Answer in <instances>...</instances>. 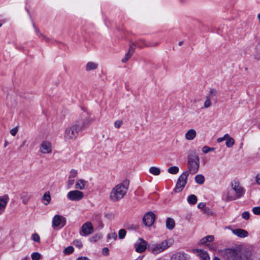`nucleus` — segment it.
I'll use <instances>...</instances> for the list:
<instances>
[{"instance_id": "obj_34", "label": "nucleus", "mask_w": 260, "mask_h": 260, "mask_svg": "<svg viewBox=\"0 0 260 260\" xmlns=\"http://www.w3.org/2000/svg\"><path fill=\"white\" fill-rule=\"evenodd\" d=\"M255 58L258 60L260 59V44L258 43V45L255 47V52L254 53Z\"/></svg>"}, {"instance_id": "obj_11", "label": "nucleus", "mask_w": 260, "mask_h": 260, "mask_svg": "<svg viewBox=\"0 0 260 260\" xmlns=\"http://www.w3.org/2000/svg\"><path fill=\"white\" fill-rule=\"evenodd\" d=\"M155 215L152 212L146 213L143 218V223L148 226H151L155 220Z\"/></svg>"}, {"instance_id": "obj_57", "label": "nucleus", "mask_w": 260, "mask_h": 260, "mask_svg": "<svg viewBox=\"0 0 260 260\" xmlns=\"http://www.w3.org/2000/svg\"><path fill=\"white\" fill-rule=\"evenodd\" d=\"M224 140V139L223 137H220V138H218L217 139V142L218 143H220V142H222Z\"/></svg>"}, {"instance_id": "obj_30", "label": "nucleus", "mask_w": 260, "mask_h": 260, "mask_svg": "<svg viewBox=\"0 0 260 260\" xmlns=\"http://www.w3.org/2000/svg\"><path fill=\"white\" fill-rule=\"evenodd\" d=\"M187 202L190 205H194L197 202V197L194 194L189 195L187 197Z\"/></svg>"}, {"instance_id": "obj_58", "label": "nucleus", "mask_w": 260, "mask_h": 260, "mask_svg": "<svg viewBox=\"0 0 260 260\" xmlns=\"http://www.w3.org/2000/svg\"><path fill=\"white\" fill-rule=\"evenodd\" d=\"M223 137L224 138V139L226 140H227V139H229V138H231L229 136V134H225Z\"/></svg>"}, {"instance_id": "obj_36", "label": "nucleus", "mask_w": 260, "mask_h": 260, "mask_svg": "<svg viewBox=\"0 0 260 260\" xmlns=\"http://www.w3.org/2000/svg\"><path fill=\"white\" fill-rule=\"evenodd\" d=\"M126 232L124 229H120L118 232V237L120 239H123L126 235Z\"/></svg>"}, {"instance_id": "obj_17", "label": "nucleus", "mask_w": 260, "mask_h": 260, "mask_svg": "<svg viewBox=\"0 0 260 260\" xmlns=\"http://www.w3.org/2000/svg\"><path fill=\"white\" fill-rule=\"evenodd\" d=\"M194 253L202 260H209L210 257L207 251L202 249L194 250Z\"/></svg>"}, {"instance_id": "obj_18", "label": "nucleus", "mask_w": 260, "mask_h": 260, "mask_svg": "<svg viewBox=\"0 0 260 260\" xmlns=\"http://www.w3.org/2000/svg\"><path fill=\"white\" fill-rule=\"evenodd\" d=\"M171 260H188L187 255L184 253L177 252L174 254L171 258Z\"/></svg>"}, {"instance_id": "obj_53", "label": "nucleus", "mask_w": 260, "mask_h": 260, "mask_svg": "<svg viewBox=\"0 0 260 260\" xmlns=\"http://www.w3.org/2000/svg\"><path fill=\"white\" fill-rule=\"evenodd\" d=\"M198 207L199 209H203L205 207V204L203 203H200L198 205Z\"/></svg>"}, {"instance_id": "obj_26", "label": "nucleus", "mask_w": 260, "mask_h": 260, "mask_svg": "<svg viewBox=\"0 0 260 260\" xmlns=\"http://www.w3.org/2000/svg\"><path fill=\"white\" fill-rule=\"evenodd\" d=\"M236 199H237V198L235 194H232L230 191H227L224 199L225 201H231Z\"/></svg>"}, {"instance_id": "obj_59", "label": "nucleus", "mask_w": 260, "mask_h": 260, "mask_svg": "<svg viewBox=\"0 0 260 260\" xmlns=\"http://www.w3.org/2000/svg\"><path fill=\"white\" fill-rule=\"evenodd\" d=\"M26 140H24L22 143V144L20 145V148H22L24 146V145H25V144L26 143Z\"/></svg>"}, {"instance_id": "obj_20", "label": "nucleus", "mask_w": 260, "mask_h": 260, "mask_svg": "<svg viewBox=\"0 0 260 260\" xmlns=\"http://www.w3.org/2000/svg\"><path fill=\"white\" fill-rule=\"evenodd\" d=\"M134 50L135 48L133 46H131L129 47L128 52L125 54L124 57L121 60L122 62H126L131 57L134 52Z\"/></svg>"}, {"instance_id": "obj_23", "label": "nucleus", "mask_w": 260, "mask_h": 260, "mask_svg": "<svg viewBox=\"0 0 260 260\" xmlns=\"http://www.w3.org/2000/svg\"><path fill=\"white\" fill-rule=\"evenodd\" d=\"M98 67V63L94 62L89 61V62H88L86 64V70L87 71H89L91 70H95L97 69Z\"/></svg>"}, {"instance_id": "obj_5", "label": "nucleus", "mask_w": 260, "mask_h": 260, "mask_svg": "<svg viewBox=\"0 0 260 260\" xmlns=\"http://www.w3.org/2000/svg\"><path fill=\"white\" fill-rule=\"evenodd\" d=\"M248 250L239 252L234 249H228L225 251V254L229 260H243L244 259V255L247 253Z\"/></svg>"}, {"instance_id": "obj_6", "label": "nucleus", "mask_w": 260, "mask_h": 260, "mask_svg": "<svg viewBox=\"0 0 260 260\" xmlns=\"http://www.w3.org/2000/svg\"><path fill=\"white\" fill-rule=\"evenodd\" d=\"M188 176L187 172H183L178 178L175 191L176 192H180L182 191L187 183V178Z\"/></svg>"}, {"instance_id": "obj_2", "label": "nucleus", "mask_w": 260, "mask_h": 260, "mask_svg": "<svg viewBox=\"0 0 260 260\" xmlns=\"http://www.w3.org/2000/svg\"><path fill=\"white\" fill-rule=\"evenodd\" d=\"M129 185V181L124 180L121 183L115 185L110 193V200L116 202L122 199L126 193Z\"/></svg>"}, {"instance_id": "obj_33", "label": "nucleus", "mask_w": 260, "mask_h": 260, "mask_svg": "<svg viewBox=\"0 0 260 260\" xmlns=\"http://www.w3.org/2000/svg\"><path fill=\"white\" fill-rule=\"evenodd\" d=\"M168 171L171 174H176L179 172V168L176 166L171 167L168 169Z\"/></svg>"}, {"instance_id": "obj_15", "label": "nucleus", "mask_w": 260, "mask_h": 260, "mask_svg": "<svg viewBox=\"0 0 260 260\" xmlns=\"http://www.w3.org/2000/svg\"><path fill=\"white\" fill-rule=\"evenodd\" d=\"M140 242L135 244V248L137 252L142 253L147 249V242L141 238H140Z\"/></svg>"}, {"instance_id": "obj_21", "label": "nucleus", "mask_w": 260, "mask_h": 260, "mask_svg": "<svg viewBox=\"0 0 260 260\" xmlns=\"http://www.w3.org/2000/svg\"><path fill=\"white\" fill-rule=\"evenodd\" d=\"M87 181L83 179L78 180L75 184V188L76 189L83 190L85 188Z\"/></svg>"}, {"instance_id": "obj_60", "label": "nucleus", "mask_w": 260, "mask_h": 260, "mask_svg": "<svg viewBox=\"0 0 260 260\" xmlns=\"http://www.w3.org/2000/svg\"><path fill=\"white\" fill-rule=\"evenodd\" d=\"M190 215H187L186 217V219L189 220L190 218Z\"/></svg>"}, {"instance_id": "obj_44", "label": "nucleus", "mask_w": 260, "mask_h": 260, "mask_svg": "<svg viewBox=\"0 0 260 260\" xmlns=\"http://www.w3.org/2000/svg\"><path fill=\"white\" fill-rule=\"evenodd\" d=\"M252 212L255 215H260V207H255L253 208Z\"/></svg>"}, {"instance_id": "obj_16", "label": "nucleus", "mask_w": 260, "mask_h": 260, "mask_svg": "<svg viewBox=\"0 0 260 260\" xmlns=\"http://www.w3.org/2000/svg\"><path fill=\"white\" fill-rule=\"evenodd\" d=\"M232 233L240 238H245L248 236V232L242 229H236L231 230Z\"/></svg>"}, {"instance_id": "obj_35", "label": "nucleus", "mask_w": 260, "mask_h": 260, "mask_svg": "<svg viewBox=\"0 0 260 260\" xmlns=\"http://www.w3.org/2000/svg\"><path fill=\"white\" fill-rule=\"evenodd\" d=\"M235 143L234 139L232 138H229L226 140V146L228 148L232 147Z\"/></svg>"}, {"instance_id": "obj_4", "label": "nucleus", "mask_w": 260, "mask_h": 260, "mask_svg": "<svg viewBox=\"0 0 260 260\" xmlns=\"http://www.w3.org/2000/svg\"><path fill=\"white\" fill-rule=\"evenodd\" d=\"M188 165L190 173L192 174L197 173L200 166V159L196 154H190L188 156Z\"/></svg>"}, {"instance_id": "obj_38", "label": "nucleus", "mask_w": 260, "mask_h": 260, "mask_svg": "<svg viewBox=\"0 0 260 260\" xmlns=\"http://www.w3.org/2000/svg\"><path fill=\"white\" fill-rule=\"evenodd\" d=\"M78 174V171L74 169H72L70 173L69 179H73L75 178Z\"/></svg>"}, {"instance_id": "obj_7", "label": "nucleus", "mask_w": 260, "mask_h": 260, "mask_svg": "<svg viewBox=\"0 0 260 260\" xmlns=\"http://www.w3.org/2000/svg\"><path fill=\"white\" fill-rule=\"evenodd\" d=\"M66 224V219L61 215H56L52 218V226L55 229L57 227L62 228Z\"/></svg>"}, {"instance_id": "obj_24", "label": "nucleus", "mask_w": 260, "mask_h": 260, "mask_svg": "<svg viewBox=\"0 0 260 260\" xmlns=\"http://www.w3.org/2000/svg\"><path fill=\"white\" fill-rule=\"evenodd\" d=\"M175 223L173 218H168L166 220V227L169 230H173L175 227Z\"/></svg>"}, {"instance_id": "obj_56", "label": "nucleus", "mask_w": 260, "mask_h": 260, "mask_svg": "<svg viewBox=\"0 0 260 260\" xmlns=\"http://www.w3.org/2000/svg\"><path fill=\"white\" fill-rule=\"evenodd\" d=\"M77 260H90L88 258L85 256H81L78 257Z\"/></svg>"}, {"instance_id": "obj_64", "label": "nucleus", "mask_w": 260, "mask_h": 260, "mask_svg": "<svg viewBox=\"0 0 260 260\" xmlns=\"http://www.w3.org/2000/svg\"><path fill=\"white\" fill-rule=\"evenodd\" d=\"M7 145H8V143H7V142H5V144H4V147H6L7 146Z\"/></svg>"}, {"instance_id": "obj_40", "label": "nucleus", "mask_w": 260, "mask_h": 260, "mask_svg": "<svg viewBox=\"0 0 260 260\" xmlns=\"http://www.w3.org/2000/svg\"><path fill=\"white\" fill-rule=\"evenodd\" d=\"M32 260H39L41 258V254L38 252H34L31 255Z\"/></svg>"}, {"instance_id": "obj_22", "label": "nucleus", "mask_w": 260, "mask_h": 260, "mask_svg": "<svg viewBox=\"0 0 260 260\" xmlns=\"http://www.w3.org/2000/svg\"><path fill=\"white\" fill-rule=\"evenodd\" d=\"M132 46L137 47L139 48H142L143 47H150L151 45L147 44L144 40H140L138 42L133 44Z\"/></svg>"}, {"instance_id": "obj_9", "label": "nucleus", "mask_w": 260, "mask_h": 260, "mask_svg": "<svg viewBox=\"0 0 260 260\" xmlns=\"http://www.w3.org/2000/svg\"><path fill=\"white\" fill-rule=\"evenodd\" d=\"M84 197L83 192L78 190L70 191L67 194L68 198L73 201H78L81 200Z\"/></svg>"}, {"instance_id": "obj_50", "label": "nucleus", "mask_w": 260, "mask_h": 260, "mask_svg": "<svg viewBox=\"0 0 260 260\" xmlns=\"http://www.w3.org/2000/svg\"><path fill=\"white\" fill-rule=\"evenodd\" d=\"M207 241H206V239H205V238L204 237V238H202L200 240L199 244H201V245H206L207 246V245H208L207 244Z\"/></svg>"}, {"instance_id": "obj_31", "label": "nucleus", "mask_w": 260, "mask_h": 260, "mask_svg": "<svg viewBox=\"0 0 260 260\" xmlns=\"http://www.w3.org/2000/svg\"><path fill=\"white\" fill-rule=\"evenodd\" d=\"M149 172L155 176H158L160 173V170L156 167H151L149 168Z\"/></svg>"}, {"instance_id": "obj_1", "label": "nucleus", "mask_w": 260, "mask_h": 260, "mask_svg": "<svg viewBox=\"0 0 260 260\" xmlns=\"http://www.w3.org/2000/svg\"><path fill=\"white\" fill-rule=\"evenodd\" d=\"M92 121L88 116H81L74 123L66 129L64 135L65 140H75L80 133L87 127Z\"/></svg>"}, {"instance_id": "obj_19", "label": "nucleus", "mask_w": 260, "mask_h": 260, "mask_svg": "<svg viewBox=\"0 0 260 260\" xmlns=\"http://www.w3.org/2000/svg\"><path fill=\"white\" fill-rule=\"evenodd\" d=\"M197 133L194 129H190L185 135V138L187 140H192L196 137Z\"/></svg>"}, {"instance_id": "obj_47", "label": "nucleus", "mask_w": 260, "mask_h": 260, "mask_svg": "<svg viewBox=\"0 0 260 260\" xmlns=\"http://www.w3.org/2000/svg\"><path fill=\"white\" fill-rule=\"evenodd\" d=\"M18 129L17 127H14V128H12V129H11L10 134L13 136H15L18 132Z\"/></svg>"}, {"instance_id": "obj_49", "label": "nucleus", "mask_w": 260, "mask_h": 260, "mask_svg": "<svg viewBox=\"0 0 260 260\" xmlns=\"http://www.w3.org/2000/svg\"><path fill=\"white\" fill-rule=\"evenodd\" d=\"M216 93H217V92L215 89H210V90L209 91L210 94L209 95H210V97L211 98L212 96H215L216 95Z\"/></svg>"}, {"instance_id": "obj_52", "label": "nucleus", "mask_w": 260, "mask_h": 260, "mask_svg": "<svg viewBox=\"0 0 260 260\" xmlns=\"http://www.w3.org/2000/svg\"><path fill=\"white\" fill-rule=\"evenodd\" d=\"M74 183V180L73 179H69L68 181V187L70 188Z\"/></svg>"}, {"instance_id": "obj_29", "label": "nucleus", "mask_w": 260, "mask_h": 260, "mask_svg": "<svg viewBox=\"0 0 260 260\" xmlns=\"http://www.w3.org/2000/svg\"><path fill=\"white\" fill-rule=\"evenodd\" d=\"M42 200L46 202H44L45 205H47L50 203L51 201V196L49 192H46L44 194Z\"/></svg>"}, {"instance_id": "obj_10", "label": "nucleus", "mask_w": 260, "mask_h": 260, "mask_svg": "<svg viewBox=\"0 0 260 260\" xmlns=\"http://www.w3.org/2000/svg\"><path fill=\"white\" fill-rule=\"evenodd\" d=\"M52 146L50 142L43 141L40 144V151L43 154H50L52 152Z\"/></svg>"}, {"instance_id": "obj_61", "label": "nucleus", "mask_w": 260, "mask_h": 260, "mask_svg": "<svg viewBox=\"0 0 260 260\" xmlns=\"http://www.w3.org/2000/svg\"><path fill=\"white\" fill-rule=\"evenodd\" d=\"M23 260H30L29 257L26 256Z\"/></svg>"}, {"instance_id": "obj_63", "label": "nucleus", "mask_w": 260, "mask_h": 260, "mask_svg": "<svg viewBox=\"0 0 260 260\" xmlns=\"http://www.w3.org/2000/svg\"><path fill=\"white\" fill-rule=\"evenodd\" d=\"M257 18H258V20H259V22H260V13H259V14H258V16H257Z\"/></svg>"}, {"instance_id": "obj_13", "label": "nucleus", "mask_w": 260, "mask_h": 260, "mask_svg": "<svg viewBox=\"0 0 260 260\" xmlns=\"http://www.w3.org/2000/svg\"><path fill=\"white\" fill-rule=\"evenodd\" d=\"M9 201V197L8 194L0 196V215L3 214L5 212Z\"/></svg>"}, {"instance_id": "obj_27", "label": "nucleus", "mask_w": 260, "mask_h": 260, "mask_svg": "<svg viewBox=\"0 0 260 260\" xmlns=\"http://www.w3.org/2000/svg\"><path fill=\"white\" fill-rule=\"evenodd\" d=\"M30 197L28 193L26 192H23L21 194V199H22V201L23 204L25 205L27 203L28 201L30 199Z\"/></svg>"}, {"instance_id": "obj_37", "label": "nucleus", "mask_w": 260, "mask_h": 260, "mask_svg": "<svg viewBox=\"0 0 260 260\" xmlns=\"http://www.w3.org/2000/svg\"><path fill=\"white\" fill-rule=\"evenodd\" d=\"M73 251H74L73 247L68 246L64 249L63 252L66 254H71L72 253H73Z\"/></svg>"}, {"instance_id": "obj_46", "label": "nucleus", "mask_w": 260, "mask_h": 260, "mask_svg": "<svg viewBox=\"0 0 260 260\" xmlns=\"http://www.w3.org/2000/svg\"><path fill=\"white\" fill-rule=\"evenodd\" d=\"M206 239V241L208 242H212L214 240V237L213 235H208L205 237Z\"/></svg>"}, {"instance_id": "obj_8", "label": "nucleus", "mask_w": 260, "mask_h": 260, "mask_svg": "<svg viewBox=\"0 0 260 260\" xmlns=\"http://www.w3.org/2000/svg\"><path fill=\"white\" fill-rule=\"evenodd\" d=\"M231 187L232 189L235 191V195L237 199L242 197L245 193V189L242 187L239 182L237 181H234L231 183Z\"/></svg>"}, {"instance_id": "obj_14", "label": "nucleus", "mask_w": 260, "mask_h": 260, "mask_svg": "<svg viewBox=\"0 0 260 260\" xmlns=\"http://www.w3.org/2000/svg\"><path fill=\"white\" fill-rule=\"evenodd\" d=\"M243 260H260V254L256 252L248 250L247 253L244 255Z\"/></svg>"}, {"instance_id": "obj_62", "label": "nucleus", "mask_w": 260, "mask_h": 260, "mask_svg": "<svg viewBox=\"0 0 260 260\" xmlns=\"http://www.w3.org/2000/svg\"><path fill=\"white\" fill-rule=\"evenodd\" d=\"M213 260H220V259L217 257H215L214 258Z\"/></svg>"}, {"instance_id": "obj_32", "label": "nucleus", "mask_w": 260, "mask_h": 260, "mask_svg": "<svg viewBox=\"0 0 260 260\" xmlns=\"http://www.w3.org/2000/svg\"><path fill=\"white\" fill-rule=\"evenodd\" d=\"M33 26L34 27V28H35V30L36 31V32L37 33V34L38 35V36L40 37H42L43 38V39L46 41V42H48L49 41V39L48 38H47L46 36H44L42 34H41L40 31V30L39 29V28H37L35 24H33Z\"/></svg>"}, {"instance_id": "obj_12", "label": "nucleus", "mask_w": 260, "mask_h": 260, "mask_svg": "<svg viewBox=\"0 0 260 260\" xmlns=\"http://www.w3.org/2000/svg\"><path fill=\"white\" fill-rule=\"evenodd\" d=\"M93 231L92 224L90 222H87L82 226V236H87L91 234Z\"/></svg>"}, {"instance_id": "obj_54", "label": "nucleus", "mask_w": 260, "mask_h": 260, "mask_svg": "<svg viewBox=\"0 0 260 260\" xmlns=\"http://www.w3.org/2000/svg\"><path fill=\"white\" fill-rule=\"evenodd\" d=\"M255 180H256V182L260 184V174H258L256 177H255Z\"/></svg>"}, {"instance_id": "obj_43", "label": "nucleus", "mask_w": 260, "mask_h": 260, "mask_svg": "<svg viewBox=\"0 0 260 260\" xmlns=\"http://www.w3.org/2000/svg\"><path fill=\"white\" fill-rule=\"evenodd\" d=\"M117 234L115 233H111L109 234L107 236V238L109 239H113L116 240L117 239Z\"/></svg>"}, {"instance_id": "obj_3", "label": "nucleus", "mask_w": 260, "mask_h": 260, "mask_svg": "<svg viewBox=\"0 0 260 260\" xmlns=\"http://www.w3.org/2000/svg\"><path fill=\"white\" fill-rule=\"evenodd\" d=\"M171 244L167 240L158 243H151L148 246V250L154 254H157L169 248Z\"/></svg>"}, {"instance_id": "obj_25", "label": "nucleus", "mask_w": 260, "mask_h": 260, "mask_svg": "<svg viewBox=\"0 0 260 260\" xmlns=\"http://www.w3.org/2000/svg\"><path fill=\"white\" fill-rule=\"evenodd\" d=\"M194 180L197 183L202 185L204 183L205 179L203 175L199 174L195 176Z\"/></svg>"}, {"instance_id": "obj_42", "label": "nucleus", "mask_w": 260, "mask_h": 260, "mask_svg": "<svg viewBox=\"0 0 260 260\" xmlns=\"http://www.w3.org/2000/svg\"><path fill=\"white\" fill-rule=\"evenodd\" d=\"M73 244L76 247H78V248H81L83 246L82 242L79 240H74L73 241Z\"/></svg>"}, {"instance_id": "obj_45", "label": "nucleus", "mask_w": 260, "mask_h": 260, "mask_svg": "<svg viewBox=\"0 0 260 260\" xmlns=\"http://www.w3.org/2000/svg\"><path fill=\"white\" fill-rule=\"evenodd\" d=\"M249 213L248 211L244 212L242 214V217L245 220H248L249 218Z\"/></svg>"}, {"instance_id": "obj_48", "label": "nucleus", "mask_w": 260, "mask_h": 260, "mask_svg": "<svg viewBox=\"0 0 260 260\" xmlns=\"http://www.w3.org/2000/svg\"><path fill=\"white\" fill-rule=\"evenodd\" d=\"M122 124V121L120 120H116L114 123V126L116 128H119Z\"/></svg>"}, {"instance_id": "obj_55", "label": "nucleus", "mask_w": 260, "mask_h": 260, "mask_svg": "<svg viewBox=\"0 0 260 260\" xmlns=\"http://www.w3.org/2000/svg\"><path fill=\"white\" fill-rule=\"evenodd\" d=\"M207 246H208L209 247V248L211 250H215V245L213 244H212L211 245L208 244V245H207Z\"/></svg>"}, {"instance_id": "obj_41", "label": "nucleus", "mask_w": 260, "mask_h": 260, "mask_svg": "<svg viewBox=\"0 0 260 260\" xmlns=\"http://www.w3.org/2000/svg\"><path fill=\"white\" fill-rule=\"evenodd\" d=\"M31 239L35 242L40 243V238L39 235L37 233H34L31 235Z\"/></svg>"}, {"instance_id": "obj_51", "label": "nucleus", "mask_w": 260, "mask_h": 260, "mask_svg": "<svg viewBox=\"0 0 260 260\" xmlns=\"http://www.w3.org/2000/svg\"><path fill=\"white\" fill-rule=\"evenodd\" d=\"M109 251V249L107 247L104 248L102 250L103 254L105 255H108Z\"/></svg>"}, {"instance_id": "obj_28", "label": "nucleus", "mask_w": 260, "mask_h": 260, "mask_svg": "<svg viewBox=\"0 0 260 260\" xmlns=\"http://www.w3.org/2000/svg\"><path fill=\"white\" fill-rule=\"evenodd\" d=\"M212 106V102L210 95H206L204 103V107L202 108H208Z\"/></svg>"}, {"instance_id": "obj_39", "label": "nucleus", "mask_w": 260, "mask_h": 260, "mask_svg": "<svg viewBox=\"0 0 260 260\" xmlns=\"http://www.w3.org/2000/svg\"><path fill=\"white\" fill-rule=\"evenodd\" d=\"M215 149L214 148H213V147H209L208 146H205L203 147L202 148V151L204 153H207L210 151H214Z\"/></svg>"}]
</instances>
